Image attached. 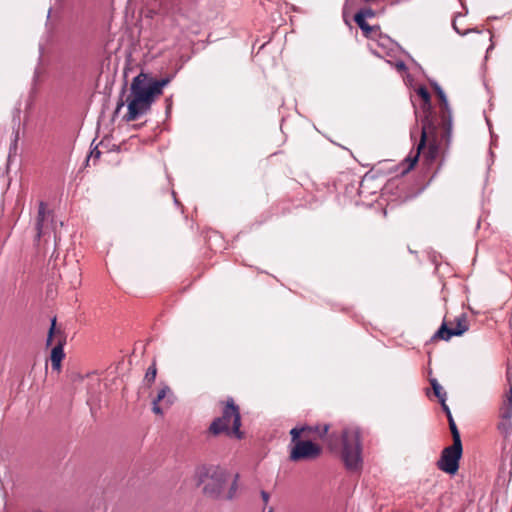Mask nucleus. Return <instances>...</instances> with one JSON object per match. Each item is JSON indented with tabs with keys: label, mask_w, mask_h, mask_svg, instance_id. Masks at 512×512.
Returning a JSON list of instances; mask_svg holds the SVG:
<instances>
[{
	"label": "nucleus",
	"mask_w": 512,
	"mask_h": 512,
	"mask_svg": "<svg viewBox=\"0 0 512 512\" xmlns=\"http://www.w3.org/2000/svg\"><path fill=\"white\" fill-rule=\"evenodd\" d=\"M171 81V77H165L157 80L149 74L141 72L133 78L130 92L125 101L122 99L117 103L116 112H118L127 103V113L124 119L127 122L135 121L140 116L146 114L156 97L162 94L163 88Z\"/></svg>",
	"instance_id": "nucleus-1"
},
{
	"label": "nucleus",
	"mask_w": 512,
	"mask_h": 512,
	"mask_svg": "<svg viewBox=\"0 0 512 512\" xmlns=\"http://www.w3.org/2000/svg\"><path fill=\"white\" fill-rule=\"evenodd\" d=\"M238 475H231L219 466H207L199 471V482L203 484V492L212 498L230 500L237 491Z\"/></svg>",
	"instance_id": "nucleus-2"
},
{
	"label": "nucleus",
	"mask_w": 512,
	"mask_h": 512,
	"mask_svg": "<svg viewBox=\"0 0 512 512\" xmlns=\"http://www.w3.org/2000/svg\"><path fill=\"white\" fill-rule=\"evenodd\" d=\"M438 129L441 130V126L430 119L429 116L422 120L421 139L417 146V151L415 155L409 156L405 159L407 167L403 170V173L409 172L415 166L420 153L425 148H427V151L424 153L426 161L433 162L436 160L440 150V145L437 140Z\"/></svg>",
	"instance_id": "nucleus-3"
},
{
	"label": "nucleus",
	"mask_w": 512,
	"mask_h": 512,
	"mask_svg": "<svg viewBox=\"0 0 512 512\" xmlns=\"http://www.w3.org/2000/svg\"><path fill=\"white\" fill-rule=\"evenodd\" d=\"M241 417L239 407L232 398L227 399L222 416L215 418L209 426L208 432L213 436L226 435L238 439L242 438L240 431Z\"/></svg>",
	"instance_id": "nucleus-4"
},
{
	"label": "nucleus",
	"mask_w": 512,
	"mask_h": 512,
	"mask_svg": "<svg viewBox=\"0 0 512 512\" xmlns=\"http://www.w3.org/2000/svg\"><path fill=\"white\" fill-rule=\"evenodd\" d=\"M341 437V458L346 468L351 471L359 470L362 467L360 431L357 428H346Z\"/></svg>",
	"instance_id": "nucleus-5"
},
{
	"label": "nucleus",
	"mask_w": 512,
	"mask_h": 512,
	"mask_svg": "<svg viewBox=\"0 0 512 512\" xmlns=\"http://www.w3.org/2000/svg\"><path fill=\"white\" fill-rule=\"evenodd\" d=\"M293 446L289 458L294 462L314 460L321 455L322 448L311 440H292Z\"/></svg>",
	"instance_id": "nucleus-6"
},
{
	"label": "nucleus",
	"mask_w": 512,
	"mask_h": 512,
	"mask_svg": "<svg viewBox=\"0 0 512 512\" xmlns=\"http://www.w3.org/2000/svg\"><path fill=\"white\" fill-rule=\"evenodd\" d=\"M462 456V443H452L443 449L437 467L448 474L454 475L459 469V460Z\"/></svg>",
	"instance_id": "nucleus-7"
},
{
	"label": "nucleus",
	"mask_w": 512,
	"mask_h": 512,
	"mask_svg": "<svg viewBox=\"0 0 512 512\" xmlns=\"http://www.w3.org/2000/svg\"><path fill=\"white\" fill-rule=\"evenodd\" d=\"M469 329V323L467 316L465 314H461L456 317L452 322L444 321L438 331L434 335V339H440L448 341L453 336H461Z\"/></svg>",
	"instance_id": "nucleus-8"
},
{
	"label": "nucleus",
	"mask_w": 512,
	"mask_h": 512,
	"mask_svg": "<svg viewBox=\"0 0 512 512\" xmlns=\"http://www.w3.org/2000/svg\"><path fill=\"white\" fill-rule=\"evenodd\" d=\"M329 425L328 424H321V425H315V426H301V427H294L290 431L291 440H297V438H300L303 436L306 438V440H327L328 443L331 445L330 438L331 436H328L329 431Z\"/></svg>",
	"instance_id": "nucleus-9"
},
{
	"label": "nucleus",
	"mask_w": 512,
	"mask_h": 512,
	"mask_svg": "<svg viewBox=\"0 0 512 512\" xmlns=\"http://www.w3.org/2000/svg\"><path fill=\"white\" fill-rule=\"evenodd\" d=\"M434 89L440 102L441 113V121L440 123L437 122V124L441 126L442 139L447 143L450 140L452 130L451 112L444 91L438 85H435Z\"/></svg>",
	"instance_id": "nucleus-10"
},
{
	"label": "nucleus",
	"mask_w": 512,
	"mask_h": 512,
	"mask_svg": "<svg viewBox=\"0 0 512 512\" xmlns=\"http://www.w3.org/2000/svg\"><path fill=\"white\" fill-rule=\"evenodd\" d=\"M54 227V216L48 209L47 204L43 201L39 203L38 213L35 222L36 237H41L49 234Z\"/></svg>",
	"instance_id": "nucleus-11"
},
{
	"label": "nucleus",
	"mask_w": 512,
	"mask_h": 512,
	"mask_svg": "<svg viewBox=\"0 0 512 512\" xmlns=\"http://www.w3.org/2000/svg\"><path fill=\"white\" fill-rule=\"evenodd\" d=\"M172 391L169 386L164 385L152 402V411L157 415H162L165 409L172 404Z\"/></svg>",
	"instance_id": "nucleus-12"
},
{
	"label": "nucleus",
	"mask_w": 512,
	"mask_h": 512,
	"mask_svg": "<svg viewBox=\"0 0 512 512\" xmlns=\"http://www.w3.org/2000/svg\"><path fill=\"white\" fill-rule=\"evenodd\" d=\"M66 341L67 335L61 327L57 326L56 318L54 317L51 321V327L48 332L46 345L50 346L53 342H55V346L64 348Z\"/></svg>",
	"instance_id": "nucleus-13"
},
{
	"label": "nucleus",
	"mask_w": 512,
	"mask_h": 512,
	"mask_svg": "<svg viewBox=\"0 0 512 512\" xmlns=\"http://www.w3.org/2000/svg\"><path fill=\"white\" fill-rule=\"evenodd\" d=\"M509 389L505 391L501 405L499 407V418H512V382L508 377Z\"/></svg>",
	"instance_id": "nucleus-14"
},
{
	"label": "nucleus",
	"mask_w": 512,
	"mask_h": 512,
	"mask_svg": "<svg viewBox=\"0 0 512 512\" xmlns=\"http://www.w3.org/2000/svg\"><path fill=\"white\" fill-rule=\"evenodd\" d=\"M65 358L64 348L60 346H54L51 350L50 361L52 370L58 374L62 369V361Z\"/></svg>",
	"instance_id": "nucleus-15"
},
{
	"label": "nucleus",
	"mask_w": 512,
	"mask_h": 512,
	"mask_svg": "<svg viewBox=\"0 0 512 512\" xmlns=\"http://www.w3.org/2000/svg\"><path fill=\"white\" fill-rule=\"evenodd\" d=\"M417 94L423 100V110L426 113L424 119L427 116H429L430 119H432L433 121L437 122V120H436V118H435V116L433 114V111H432L431 96H430L429 91L425 87H420L417 90Z\"/></svg>",
	"instance_id": "nucleus-16"
},
{
	"label": "nucleus",
	"mask_w": 512,
	"mask_h": 512,
	"mask_svg": "<svg viewBox=\"0 0 512 512\" xmlns=\"http://www.w3.org/2000/svg\"><path fill=\"white\" fill-rule=\"evenodd\" d=\"M497 428L504 437H508L512 430V418H499Z\"/></svg>",
	"instance_id": "nucleus-17"
},
{
	"label": "nucleus",
	"mask_w": 512,
	"mask_h": 512,
	"mask_svg": "<svg viewBox=\"0 0 512 512\" xmlns=\"http://www.w3.org/2000/svg\"><path fill=\"white\" fill-rule=\"evenodd\" d=\"M354 21L359 26V28L363 31V34L368 37L373 31V27H371L366 20L363 19L361 14H355Z\"/></svg>",
	"instance_id": "nucleus-18"
},
{
	"label": "nucleus",
	"mask_w": 512,
	"mask_h": 512,
	"mask_svg": "<svg viewBox=\"0 0 512 512\" xmlns=\"http://www.w3.org/2000/svg\"><path fill=\"white\" fill-rule=\"evenodd\" d=\"M430 384L433 388L435 396L439 399L440 402L446 401V393L443 391L442 386L438 383L436 379H431Z\"/></svg>",
	"instance_id": "nucleus-19"
},
{
	"label": "nucleus",
	"mask_w": 512,
	"mask_h": 512,
	"mask_svg": "<svg viewBox=\"0 0 512 512\" xmlns=\"http://www.w3.org/2000/svg\"><path fill=\"white\" fill-rule=\"evenodd\" d=\"M448 422H449V428H450V431L452 434L453 443H462L460 433L458 431V428L454 422L452 415H449Z\"/></svg>",
	"instance_id": "nucleus-20"
},
{
	"label": "nucleus",
	"mask_w": 512,
	"mask_h": 512,
	"mask_svg": "<svg viewBox=\"0 0 512 512\" xmlns=\"http://www.w3.org/2000/svg\"><path fill=\"white\" fill-rule=\"evenodd\" d=\"M156 375H157V368H156V365L153 363L147 369L144 380L147 382L148 385H151L155 381Z\"/></svg>",
	"instance_id": "nucleus-21"
},
{
	"label": "nucleus",
	"mask_w": 512,
	"mask_h": 512,
	"mask_svg": "<svg viewBox=\"0 0 512 512\" xmlns=\"http://www.w3.org/2000/svg\"><path fill=\"white\" fill-rule=\"evenodd\" d=\"M356 14H361L363 19L366 20L367 17L371 18L374 17L375 12L371 8L362 9Z\"/></svg>",
	"instance_id": "nucleus-22"
},
{
	"label": "nucleus",
	"mask_w": 512,
	"mask_h": 512,
	"mask_svg": "<svg viewBox=\"0 0 512 512\" xmlns=\"http://www.w3.org/2000/svg\"><path fill=\"white\" fill-rule=\"evenodd\" d=\"M261 497L264 504H267L269 502L270 495L266 491H261Z\"/></svg>",
	"instance_id": "nucleus-23"
},
{
	"label": "nucleus",
	"mask_w": 512,
	"mask_h": 512,
	"mask_svg": "<svg viewBox=\"0 0 512 512\" xmlns=\"http://www.w3.org/2000/svg\"><path fill=\"white\" fill-rule=\"evenodd\" d=\"M441 405H442V407H443V410H444V411H445V413H446L447 418L449 419V415H452V414H451V412H450L449 407L446 405V403H445V402H441Z\"/></svg>",
	"instance_id": "nucleus-24"
},
{
	"label": "nucleus",
	"mask_w": 512,
	"mask_h": 512,
	"mask_svg": "<svg viewBox=\"0 0 512 512\" xmlns=\"http://www.w3.org/2000/svg\"><path fill=\"white\" fill-rule=\"evenodd\" d=\"M101 155V152L97 149H94L93 151H91L90 153V157H93L95 159H98Z\"/></svg>",
	"instance_id": "nucleus-25"
},
{
	"label": "nucleus",
	"mask_w": 512,
	"mask_h": 512,
	"mask_svg": "<svg viewBox=\"0 0 512 512\" xmlns=\"http://www.w3.org/2000/svg\"><path fill=\"white\" fill-rule=\"evenodd\" d=\"M509 376L511 377V382H512V373L508 371V372H507V378H508Z\"/></svg>",
	"instance_id": "nucleus-26"
},
{
	"label": "nucleus",
	"mask_w": 512,
	"mask_h": 512,
	"mask_svg": "<svg viewBox=\"0 0 512 512\" xmlns=\"http://www.w3.org/2000/svg\"><path fill=\"white\" fill-rule=\"evenodd\" d=\"M269 512H273V509L271 508V509L269 510Z\"/></svg>",
	"instance_id": "nucleus-27"
}]
</instances>
